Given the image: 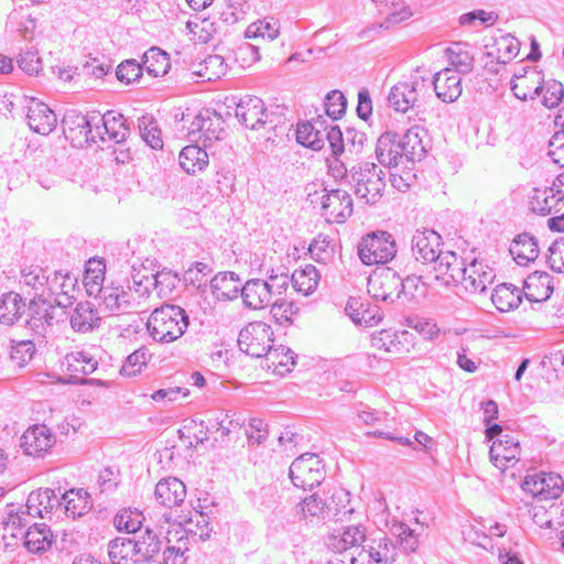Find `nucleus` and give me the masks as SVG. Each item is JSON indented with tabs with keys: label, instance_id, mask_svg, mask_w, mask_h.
<instances>
[{
	"label": "nucleus",
	"instance_id": "obj_56",
	"mask_svg": "<svg viewBox=\"0 0 564 564\" xmlns=\"http://www.w3.org/2000/svg\"><path fill=\"white\" fill-rule=\"evenodd\" d=\"M35 344L31 339L11 340L10 360L18 367L26 366L35 355Z\"/></svg>",
	"mask_w": 564,
	"mask_h": 564
},
{
	"label": "nucleus",
	"instance_id": "obj_14",
	"mask_svg": "<svg viewBox=\"0 0 564 564\" xmlns=\"http://www.w3.org/2000/svg\"><path fill=\"white\" fill-rule=\"evenodd\" d=\"M322 212L327 223H345L352 214V198L343 189H333L322 197Z\"/></svg>",
	"mask_w": 564,
	"mask_h": 564
},
{
	"label": "nucleus",
	"instance_id": "obj_45",
	"mask_svg": "<svg viewBox=\"0 0 564 564\" xmlns=\"http://www.w3.org/2000/svg\"><path fill=\"white\" fill-rule=\"evenodd\" d=\"M22 538L24 539V546L32 553L44 552L52 543L51 531L43 523L30 525Z\"/></svg>",
	"mask_w": 564,
	"mask_h": 564
},
{
	"label": "nucleus",
	"instance_id": "obj_11",
	"mask_svg": "<svg viewBox=\"0 0 564 564\" xmlns=\"http://www.w3.org/2000/svg\"><path fill=\"white\" fill-rule=\"evenodd\" d=\"M523 491L541 500L557 498L564 487L562 477L553 473L528 475L522 485Z\"/></svg>",
	"mask_w": 564,
	"mask_h": 564
},
{
	"label": "nucleus",
	"instance_id": "obj_42",
	"mask_svg": "<svg viewBox=\"0 0 564 564\" xmlns=\"http://www.w3.org/2000/svg\"><path fill=\"white\" fill-rule=\"evenodd\" d=\"M491 301L500 312H509L521 303L522 290L509 283L499 284L491 294Z\"/></svg>",
	"mask_w": 564,
	"mask_h": 564
},
{
	"label": "nucleus",
	"instance_id": "obj_10",
	"mask_svg": "<svg viewBox=\"0 0 564 564\" xmlns=\"http://www.w3.org/2000/svg\"><path fill=\"white\" fill-rule=\"evenodd\" d=\"M395 547L387 536L367 539L358 556L350 557V564H393Z\"/></svg>",
	"mask_w": 564,
	"mask_h": 564
},
{
	"label": "nucleus",
	"instance_id": "obj_1",
	"mask_svg": "<svg viewBox=\"0 0 564 564\" xmlns=\"http://www.w3.org/2000/svg\"><path fill=\"white\" fill-rule=\"evenodd\" d=\"M188 324V315L184 308L165 304L151 313L147 322V330L154 341L169 344L182 337Z\"/></svg>",
	"mask_w": 564,
	"mask_h": 564
},
{
	"label": "nucleus",
	"instance_id": "obj_27",
	"mask_svg": "<svg viewBox=\"0 0 564 564\" xmlns=\"http://www.w3.org/2000/svg\"><path fill=\"white\" fill-rule=\"evenodd\" d=\"M97 117H87L75 111L65 115L63 119V128L66 138L77 145L83 147L87 139H91V123Z\"/></svg>",
	"mask_w": 564,
	"mask_h": 564
},
{
	"label": "nucleus",
	"instance_id": "obj_60",
	"mask_svg": "<svg viewBox=\"0 0 564 564\" xmlns=\"http://www.w3.org/2000/svg\"><path fill=\"white\" fill-rule=\"evenodd\" d=\"M140 135L144 142L152 149H161L163 141L161 139V132L150 116H143L139 120Z\"/></svg>",
	"mask_w": 564,
	"mask_h": 564
},
{
	"label": "nucleus",
	"instance_id": "obj_2",
	"mask_svg": "<svg viewBox=\"0 0 564 564\" xmlns=\"http://www.w3.org/2000/svg\"><path fill=\"white\" fill-rule=\"evenodd\" d=\"M431 78L419 68L409 77L393 85L388 95V102L395 111L405 113L421 107L430 96Z\"/></svg>",
	"mask_w": 564,
	"mask_h": 564
},
{
	"label": "nucleus",
	"instance_id": "obj_50",
	"mask_svg": "<svg viewBox=\"0 0 564 564\" xmlns=\"http://www.w3.org/2000/svg\"><path fill=\"white\" fill-rule=\"evenodd\" d=\"M327 505L316 494L304 498L297 503L295 512L307 522L323 520L327 514Z\"/></svg>",
	"mask_w": 564,
	"mask_h": 564
},
{
	"label": "nucleus",
	"instance_id": "obj_7",
	"mask_svg": "<svg viewBox=\"0 0 564 564\" xmlns=\"http://www.w3.org/2000/svg\"><path fill=\"white\" fill-rule=\"evenodd\" d=\"M324 477V465L316 454L305 453L294 459L290 466V478L299 488L312 489L321 485Z\"/></svg>",
	"mask_w": 564,
	"mask_h": 564
},
{
	"label": "nucleus",
	"instance_id": "obj_33",
	"mask_svg": "<svg viewBox=\"0 0 564 564\" xmlns=\"http://www.w3.org/2000/svg\"><path fill=\"white\" fill-rule=\"evenodd\" d=\"M243 304L252 310L265 307L272 300L268 284L262 279H251L240 290Z\"/></svg>",
	"mask_w": 564,
	"mask_h": 564
},
{
	"label": "nucleus",
	"instance_id": "obj_48",
	"mask_svg": "<svg viewBox=\"0 0 564 564\" xmlns=\"http://www.w3.org/2000/svg\"><path fill=\"white\" fill-rule=\"evenodd\" d=\"M98 122H101L104 133L108 134L109 139L116 143L126 141L130 133L126 119L121 113L108 111L98 119Z\"/></svg>",
	"mask_w": 564,
	"mask_h": 564
},
{
	"label": "nucleus",
	"instance_id": "obj_47",
	"mask_svg": "<svg viewBox=\"0 0 564 564\" xmlns=\"http://www.w3.org/2000/svg\"><path fill=\"white\" fill-rule=\"evenodd\" d=\"M178 161L185 172L195 174L207 166L208 154L198 145H187L180 152Z\"/></svg>",
	"mask_w": 564,
	"mask_h": 564
},
{
	"label": "nucleus",
	"instance_id": "obj_46",
	"mask_svg": "<svg viewBox=\"0 0 564 564\" xmlns=\"http://www.w3.org/2000/svg\"><path fill=\"white\" fill-rule=\"evenodd\" d=\"M25 303L15 292L3 294L0 301V323L3 325H13L24 313Z\"/></svg>",
	"mask_w": 564,
	"mask_h": 564
},
{
	"label": "nucleus",
	"instance_id": "obj_57",
	"mask_svg": "<svg viewBox=\"0 0 564 564\" xmlns=\"http://www.w3.org/2000/svg\"><path fill=\"white\" fill-rule=\"evenodd\" d=\"M371 347L393 355L401 354L403 348L398 334L390 329H381L372 334Z\"/></svg>",
	"mask_w": 564,
	"mask_h": 564
},
{
	"label": "nucleus",
	"instance_id": "obj_44",
	"mask_svg": "<svg viewBox=\"0 0 564 564\" xmlns=\"http://www.w3.org/2000/svg\"><path fill=\"white\" fill-rule=\"evenodd\" d=\"M424 130L414 126L410 128L399 140L400 147L402 148V154L409 161H421L425 155V148L422 142L421 134Z\"/></svg>",
	"mask_w": 564,
	"mask_h": 564
},
{
	"label": "nucleus",
	"instance_id": "obj_22",
	"mask_svg": "<svg viewBox=\"0 0 564 564\" xmlns=\"http://www.w3.org/2000/svg\"><path fill=\"white\" fill-rule=\"evenodd\" d=\"M225 130L220 117L210 115L208 110L199 112L193 120L189 134L195 135L198 133V140L203 141L204 147H208L213 141L220 140Z\"/></svg>",
	"mask_w": 564,
	"mask_h": 564
},
{
	"label": "nucleus",
	"instance_id": "obj_64",
	"mask_svg": "<svg viewBox=\"0 0 564 564\" xmlns=\"http://www.w3.org/2000/svg\"><path fill=\"white\" fill-rule=\"evenodd\" d=\"M29 517L31 514L26 513V509L23 507L18 511H10L4 522V529L11 534L13 538L23 536L24 528L29 525Z\"/></svg>",
	"mask_w": 564,
	"mask_h": 564
},
{
	"label": "nucleus",
	"instance_id": "obj_52",
	"mask_svg": "<svg viewBox=\"0 0 564 564\" xmlns=\"http://www.w3.org/2000/svg\"><path fill=\"white\" fill-rule=\"evenodd\" d=\"M291 281L296 292L310 295L318 285L319 274L314 265L307 264L302 269L295 270Z\"/></svg>",
	"mask_w": 564,
	"mask_h": 564
},
{
	"label": "nucleus",
	"instance_id": "obj_62",
	"mask_svg": "<svg viewBox=\"0 0 564 564\" xmlns=\"http://www.w3.org/2000/svg\"><path fill=\"white\" fill-rule=\"evenodd\" d=\"M324 108L326 115L333 120L340 119L347 109V100L344 94L339 90H332L328 93L324 100Z\"/></svg>",
	"mask_w": 564,
	"mask_h": 564
},
{
	"label": "nucleus",
	"instance_id": "obj_19",
	"mask_svg": "<svg viewBox=\"0 0 564 564\" xmlns=\"http://www.w3.org/2000/svg\"><path fill=\"white\" fill-rule=\"evenodd\" d=\"M496 274L492 268L482 261L473 259L466 267L462 286L469 293H484L492 284Z\"/></svg>",
	"mask_w": 564,
	"mask_h": 564
},
{
	"label": "nucleus",
	"instance_id": "obj_24",
	"mask_svg": "<svg viewBox=\"0 0 564 564\" xmlns=\"http://www.w3.org/2000/svg\"><path fill=\"white\" fill-rule=\"evenodd\" d=\"M529 204L533 213L550 215L558 213L564 206V195L553 186L533 188L529 196Z\"/></svg>",
	"mask_w": 564,
	"mask_h": 564
},
{
	"label": "nucleus",
	"instance_id": "obj_9",
	"mask_svg": "<svg viewBox=\"0 0 564 564\" xmlns=\"http://www.w3.org/2000/svg\"><path fill=\"white\" fill-rule=\"evenodd\" d=\"M402 279L391 268H381L376 270L368 278L369 294L383 302H394L402 295Z\"/></svg>",
	"mask_w": 564,
	"mask_h": 564
},
{
	"label": "nucleus",
	"instance_id": "obj_6",
	"mask_svg": "<svg viewBox=\"0 0 564 564\" xmlns=\"http://www.w3.org/2000/svg\"><path fill=\"white\" fill-rule=\"evenodd\" d=\"M272 327L261 321L246 325L238 337L240 350L256 358L265 357L272 347Z\"/></svg>",
	"mask_w": 564,
	"mask_h": 564
},
{
	"label": "nucleus",
	"instance_id": "obj_63",
	"mask_svg": "<svg viewBox=\"0 0 564 564\" xmlns=\"http://www.w3.org/2000/svg\"><path fill=\"white\" fill-rule=\"evenodd\" d=\"M251 10L248 0H227L226 9L221 15L225 22L234 24L243 20Z\"/></svg>",
	"mask_w": 564,
	"mask_h": 564
},
{
	"label": "nucleus",
	"instance_id": "obj_61",
	"mask_svg": "<svg viewBox=\"0 0 564 564\" xmlns=\"http://www.w3.org/2000/svg\"><path fill=\"white\" fill-rule=\"evenodd\" d=\"M297 312L299 307L295 303L285 299H276L270 310L272 317L280 325L290 324Z\"/></svg>",
	"mask_w": 564,
	"mask_h": 564
},
{
	"label": "nucleus",
	"instance_id": "obj_41",
	"mask_svg": "<svg viewBox=\"0 0 564 564\" xmlns=\"http://www.w3.org/2000/svg\"><path fill=\"white\" fill-rule=\"evenodd\" d=\"M192 73L204 82H212L227 73V64L221 55H208L200 63L192 66Z\"/></svg>",
	"mask_w": 564,
	"mask_h": 564
},
{
	"label": "nucleus",
	"instance_id": "obj_32",
	"mask_svg": "<svg viewBox=\"0 0 564 564\" xmlns=\"http://www.w3.org/2000/svg\"><path fill=\"white\" fill-rule=\"evenodd\" d=\"M62 366L74 380H79L82 376L93 373L97 369L98 361L88 351L80 350L67 354Z\"/></svg>",
	"mask_w": 564,
	"mask_h": 564
},
{
	"label": "nucleus",
	"instance_id": "obj_59",
	"mask_svg": "<svg viewBox=\"0 0 564 564\" xmlns=\"http://www.w3.org/2000/svg\"><path fill=\"white\" fill-rule=\"evenodd\" d=\"M143 66L149 74L154 77L166 74L167 69V55L156 47L150 48L143 55Z\"/></svg>",
	"mask_w": 564,
	"mask_h": 564
},
{
	"label": "nucleus",
	"instance_id": "obj_58",
	"mask_svg": "<svg viewBox=\"0 0 564 564\" xmlns=\"http://www.w3.org/2000/svg\"><path fill=\"white\" fill-rule=\"evenodd\" d=\"M50 275L39 265L25 268L21 274V283L32 288L40 296L45 295Z\"/></svg>",
	"mask_w": 564,
	"mask_h": 564
},
{
	"label": "nucleus",
	"instance_id": "obj_21",
	"mask_svg": "<svg viewBox=\"0 0 564 564\" xmlns=\"http://www.w3.org/2000/svg\"><path fill=\"white\" fill-rule=\"evenodd\" d=\"M69 325L75 333L87 334L101 325L100 311L90 302H79L69 313Z\"/></svg>",
	"mask_w": 564,
	"mask_h": 564
},
{
	"label": "nucleus",
	"instance_id": "obj_53",
	"mask_svg": "<svg viewBox=\"0 0 564 564\" xmlns=\"http://www.w3.org/2000/svg\"><path fill=\"white\" fill-rule=\"evenodd\" d=\"M280 34V23L273 18H264L248 25L245 32L247 39L274 41Z\"/></svg>",
	"mask_w": 564,
	"mask_h": 564
},
{
	"label": "nucleus",
	"instance_id": "obj_35",
	"mask_svg": "<svg viewBox=\"0 0 564 564\" xmlns=\"http://www.w3.org/2000/svg\"><path fill=\"white\" fill-rule=\"evenodd\" d=\"M140 552L139 543L130 538H116L108 544V555L112 564H132Z\"/></svg>",
	"mask_w": 564,
	"mask_h": 564
},
{
	"label": "nucleus",
	"instance_id": "obj_5",
	"mask_svg": "<svg viewBox=\"0 0 564 564\" xmlns=\"http://www.w3.org/2000/svg\"><path fill=\"white\" fill-rule=\"evenodd\" d=\"M395 254V241L392 235L387 231L368 234L358 246V256L366 265L387 263Z\"/></svg>",
	"mask_w": 564,
	"mask_h": 564
},
{
	"label": "nucleus",
	"instance_id": "obj_8",
	"mask_svg": "<svg viewBox=\"0 0 564 564\" xmlns=\"http://www.w3.org/2000/svg\"><path fill=\"white\" fill-rule=\"evenodd\" d=\"M56 444V435L45 424L29 426L20 437V447L24 455L44 458L52 453Z\"/></svg>",
	"mask_w": 564,
	"mask_h": 564
},
{
	"label": "nucleus",
	"instance_id": "obj_16",
	"mask_svg": "<svg viewBox=\"0 0 564 564\" xmlns=\"http://www.w3.org/2000/svg\"><path fill=\"white\" fill-rule=\"evenodd\" d=\"M76 284L77 278L73 273L58 270L50 275L46 290L57 306L68 307L75 299Z\"/></svg>",
	"mask_w": 564,
	"mask_h": 564
},
{
	"label": "nucleus",
	"instance_id": "obj_40",
	"mask_svg": "<svg viewBox=\"0 0 564 564\" xmlns=\"http://www.w3.org/2000/svg\"><path fill=\"white\" fill-rule=\"evenodd\" d=\"M106 264L101 260L90 259L86 264L83 284L88 296L96 299L105 290Z\"/></svg>",
	"mask_w": 564,
	"mask_h": 564
},
{
	"label": "nucleus",
	"instance_id": "obj_12",
	"mask_svg": "<svg viewBox=\"0 0 564 564\" xmlns=\"http://www.w3.org/2000/svg\"><path fill=\"white\" fill-rule=\"evenodd\" d=\"M466 267L465 260L457 253L445 251L433 264L434 279L445 286L462 285Z\"/></svg>",
	"mask_w": 564,
	"mask_h": 564
},
{
	"label": "nucleus",
	"instance_id": "obj_3",
	"mask_svg": "<svg viewBox=\"0 0 564 564\" xmlns=\"http://www.w3.org/2000/svg\"><path fill=\"white\" fill-rule=\"evenodd\" d=\"M384 172L375 163L365 162L351 171V182L354 183L357 198L366 204L373 205L379 202L386 187Z\"/></svg>",
	"mask_w": 564,
	"mask_h": 564
},
{
	"label": "nucleus",
	"instance_id": "obj_38",
	"mask_svg": "<svg viewBox=\"0 0 564 564\" xmlns=\"http://www.w3.org/2000/svg\"><path fill=\"white\" fill-rule=\"evenodd\" d=\"M536 239L529 234H521L513 239L510 253L519 265H528L539 257Z\"/></svg>",
	"mask_w": 564,
	"mask_h": 564
},
{
	"label": "nucleus",
	"instance_id": "obj_26",
	"mask_svg": "<svg viewBox=\"0 0 564 564\" xmlns=\"http://www.w3.org/2000/svg\"><path fill=\"white\" fill-rule=\"evenodd\" d=\"M28 123L29 127L36 133L42 135L50 134L56 127L57 118L47 105L31 99L28 106Z\"/></svg>",
	"mask_w": 564,
	"mask_h": 564
},
{
	"label": "nucleus",
	"instance_id": "obj_17",
	"mask_svg": "<svg viewBox=\"0 0 564 564\" xmlns=\"http://www.w3.org/2000/svg\"><path fill=\"white\" fill-rule=\"evenodd\" d=\"M520 452L519 441L511 434L506 433L494 441L489 455L494 465L503 471L519 462Z\"/></svg>",
	"mask_w": 564,
	"mask_h": 564
},
{
	"label": "nucleus",
	"instance_id": "obj_15",
	"mask_svg": "<svg viewBox=\"0 0 564 564\" xmlns=\"http://www.w3.org/2000/svg\"><path fill=\"white\" fill-rule=\"evenodd\" d=\"M543 74L534 67H522L514 73L511 90L520 100H533L543 91Z\"/></svg>",
	"mask_w": 564,
	"mask_h": 564
},
{
	"label": "nucleus",
	"instance_id": "obj_39",
	"mask_svg": "<svg viewBox=\"0 0 564 564\" xmlns=\"http://www.w3.org/2000/svg\"><path fill=\"white\" fill-rule=\"evenodd\" d=\"M376 156L380 164L384 166H397L399 160L403 156L397 135L384 133L380 135L376 144Z\"/></svg>",
	"mask_w": 564,
	"mask_h": 564
},
{
	"label": "nucleus",
	"instance_id": "obj_54",
	"mask_svg": "<svg viewBox=\"0 0 564 564\" xmlns=\"http://www.w3.org/2000/svg\"><path fill=\"white\" fill-rule=\"evenodd\" d=\"M494 47L488 56L495 57L499 64H507L518 55L520 42L513 35L505 34L496 40Z\"/></svg>",
	"mask_w": 564,
	"mask_h": 564
},
{
	"label": "nucleus",
	"instance_id": "obj_23",
	"mask_svg": "<svg viewBox=\"0 0 564 564\" xmlns=\"http://www.w3.org/2000/svg\"><path fill=\"white\" fill-rule=\"evenodd\" d=\"M378 13L383 18L378 28L390 29L413 15L411 7L405 0H370Z\"/></svg>",
	"mask_w": 564,
	"mask_h": 564
},
{
	"label": "nucleus",
	"instance_id": "obj_4",
	"mask_svg": "<svg viewBox=\"0 0 564 564\" xmlns=\"http://www.w3.org/2000/svg\"><path fill=\"white\" fill-rule=\"evenodd\" d=\"M134 292L131 288L127 290L120 285H106L105 290L95 300L98 310L110 315L128 313L138 306L134 293L139 297L149 293V286H142V282H134Z\"/></svg>",
	"mask_w": 564,
	"mask_h": 564
},
{
	"label": "nucleus",
	"instance_id": "obj_55",
	"mask_svg": "<svg viewBox=\"0 0 564 564\" xmlns=\"http://www.w3.org/2000/svg\"><path fill=\"white\" fill-rule=\"evenodd\" d=\"M144 520V516L138 509L123 508L117 512L113 524L119 531L128 533L137 532Z\"/></svg>",
	"mask_w": 564,
	"mask_h": 564
},
{
	"label": "nucleus",
	"instance_id": "obj_25",
	"mask_svg": "<svg viewBox=\"0 0 564 564\" xmlns=\"http://www.w3.org/2000/svg\"><path fill=\"white\" fill-rule=\"evenodd\" d=\"M24 508L26 509V513L31 514L33 518H45L54 510H59L61 500L53 489L41 488L29 495Z\"/></svg>",
	"mask_w": 564,
	"mask_h": 564
},
{
	"label": "nucleus",
	"instance_id": "obj_30",
	"mask_svg": "<svg viewBox=\"0 0 564 564\" xmlns=\"http://www.w3.org/2000/svg\"><path fill=\"white\" fill-rule=\"evenodd\" d=\"M155 499L164 507L181 506L186 498V487L175 477L161 479L155 486Z\"/></svg>",
	"mask_w": 564,
	"mask_h": 564
},
{
	"label": "nucleus",
	"instance_id": "obj_29",
	"mask_svg": "<svg viewBox=\"0 0 564 564\" xmlns=\"http://www.w3.org/2000/svg\"><path fill=\"white\" fill-rule=\"evenodd\" d=\"M367 541L366 530L361 525H347L335 531L328 539V546L335 552H345L359 547Z\"/></svg>",
	"mask_w": 564,
	"mask_h": 564
},
{
	"label": "nucleus",
	"instance_id": "obj_43",
	"mask_svg": "<svg viewBox=\"0 0 564 564\" xmlns=\"http://www.w3.org/2000/svg\"><path fill=\"white\" fill-rule=\"evenodd\" d=\"M295 354L283 345L271 347L265 356L267 367L273 372L284 376L289 373L295 365Z\"/></svg>",
	"mask_w": 564,
	"mask_h": 564
},
{
	"label": "nucleus",
	"instance_id": "obj_49",
	"mask_svg": "<svg viewBox=\"0 0 564 564\" xmlns=\"http://www.w3.org/2000/svg\"><path fill=\"white\" fill-rule=\"evenodd\" d=\"M446 55L453 69L458 74H468L474 68V54L466 44L454 43L446 50Z\"/></svg>",
	"mask_w": 564,
	"mask_h": 564
},
{
	"label": "nucleus",
	"instance_id": "obj_28",
	"mask_svg": "<svg viewBox=\"0 0 564 564\" xmlns=\"http://www.w3.org/2000/svg\"><path fill=\"white\" fill-rule=\"evenodd\" d=\"M553 290L552 276L544 271H534L524 280L522 293L530 302H543L550 299Z\"/></svg>",
	"mask_w": 564,
	"mask_h": 564
},
{
	"label": "nucleus",
	"instance_id": "obj_18",
	"mask_svg": "<svg viewBox=\"0 0 564 564\" xmlns=\"http://www.w3.org/2000/svg\"><path fill=\"white\" fill-rule=\"evenodd\" d=\"M236 117L243 126L256 130L263 127L268 113L262 99L257 96H245L237 104Z\"/></svg>",
	"mask_w": 564,
	"mask_h": 564
},
{
	"label": "nucleus",
	"instance_id": "obj_13",
	"mask_svg": "<svg viewBox=\"0 0 564 564\" xmlns=\"http://www.w3.org/2000/svg\"><path fill=\"white\" fill-rule=\"evenodd\" d=\"M442 238L432 229H417L411 240L412 253L417 261L431 263L437 261L443 251L441 250Z\"/></svg>",
	"mask_w": 564,
	"mask_h": 564
},
{
	"label": "nucleus",
	"instance_id": "obj_37",
	"mask_svg": "<svg viewBox=\"0 0 564 564\" xmlns=\"http://www.w3.org/2000/svg\"><path fill=\"white\" fill-rule=\"evenodd\" d=\"M322 128L323 121L319 119L297 123L296 141L314 151L321 150L325 144V130Z\"/></svg>",
	"mask_w": 564,
	"mask_h": 564
},
{
	"label": "nucleus",
	"instance_id": "obj_34",
	"mask_svg": "<svg viewBox=\"0 0 564 564\" xmlns=\"http://www.w3.org/2000/svg\"><path fill=\"white\" fill-rule=\"evenodd\" d=\"M240 290V280L234 272H219L210 280L212 294L219 301L237 299Z\"/></svg>",
	"mask_w": 564,
	"mask_h": 564
},
{
	"label": "nucleus",
	"instance_id": "obj_20",
	"mask_svg": "<svg viewBox=\"0 0 564 564\" xmlns=\"http://www.w3.org/2000/svg\"><path fill=\"white\" fill-rule=\"evenodd\" d=\"M438 99L444 102L456 101L462 93V78L453 68H444L437 72L431 79Z\"/></svg>",
	"mask_w": 564,
	"mask_h": 564
},
{
	"label": "nucleus",
	"instance_id": "obj_51",
	"mask_svg": "<svg viewBox=\"0 0 564 564\" xmlns=\"http://www.w3.org/2000/svg\"><path fill=\"white\" fill-rule=\"evenodd\" d=\"M186 30L192 35V40L208 43L217 33L218 23L215 19L196 15L187 21Z\"/></svg>",
	"mask_w": 564,
	"mask_h": 564
},
{
	"label": "nucleus",
	"instance_id": "obj_36",
	"mask_svg": "<svg viewBox=\"0 0 564 564\" xmlns=\"http://www.w3.org/2000/svg\"><path fill=\"white\" fill-rule=\"evenodd\" d=\"M30 316L26 321L28 328L36 336L44 338L52 328L54 315L52 306L32 302L30 304Z\"/></svg>",
	"mask_w": 564,
	"mask_h": 564
},
{
	"label": "nucleus",
	"instance_id": "obj_31",
	"mask_svg": "<svg viewBox=\"0 0 564 564\" xmlns=\"http://www.w3.org/2000/svg\"><path fill=\"white\" fill-rule=\"evenodd\" d=\"M59 500V510L72 519L86 514L93 507L89 494L82 488L66 491Z\"/></svg>",
	"mask_w": 564,
	"mask_h": 564
}]
</instances>
